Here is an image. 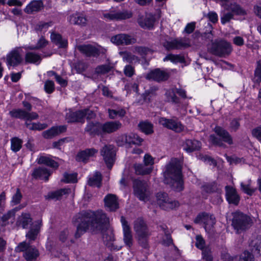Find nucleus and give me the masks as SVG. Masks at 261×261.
Wrapping results in <instances>:
<instances>
[{"mask_svg": "<svg viewBox=\"0 0 261 261\" xmlns=\"http://www.w3.org/2000/svg\"><path fill=\"white\" fill-rule=\"evenodd\" d=\"M74 223H77L74 234L75 239L80 238L88 229L95 233H103L107 229L109 219L103 211H82L73 218Z\"/></svg>", "mask_w": 261, "mask_h": 261, "instance_id": "nucleus-1", "label": "nucleus"}, {"mask_svg": "<svg viewBox=\"0 0 261 261\" xmlns=\"http://www.w3.org/2000/svg\"><path fill=\"white\" fill-rule=\"evenodd\" d=\"M164 184L169 185L175 191H181L184 189V180L181 166L179 160L172 158L165 166L163 173Z\"/></svg>", "mask_w": 261, "mask_h": 261, "instance_id": "nucleus-2", "label": "nucleus"}, {"mask_svg": "<svg viewBox=\"0 0 261 261\" xmlns=\"http://www.w3.org/2000/svg\"><path fill=\"white\" fill-rule=\"evenodd\" d=\"M232 216L231 226L238 234L248 230L253 224L252 218L241 211L233 212Z\"/></svg>", "mask_w": 261, "mask_h": 261, "instance_id": "nucleus-3", "label": "nucleus"}, {"mask_svg": "<svg viewBox=\"0 0 261 261\" xmlns=\"http://www.w3.org/2000/svg\"><path fill=\"white\" fill-rule=\"evenodd\" d=\"M213 130L215 134L210 135L208 139L211 144L223 148L226 147L224 142L228 145L233 144L232 137L227 130L218 125H216Z\"/></svg>", "mask_w": 261, "mask_h": 261, "instance_id": "nucleus-4", "label": "nucleus"}, {"mask_svg": "<svg viewBox=\"0 0 261 261\" xmlns=\"http://www.w3.org/2000/svg\"><path fill=\"white\" fill-rule=\"evenodd\" d=\"M232 50L230 43L223 40H215L212 42L208 47V51L211 54L220 58L228 56Z\"/></svg>", "mask_w": 261, "mask_h": 261, "instance_id": "nucleus-5", "label": "nucleus"}, {"mask_svg": "<svg viewBox=\"0 0 261 261\" xmlns=\"http://www.w3.org/2000/svg\"><path fill=\"white\" fill-rule=\"evenodd\" d=\"M132 16L131 11L126 9L120 10L117 8H112L102 15L103 19L106 21H122L130 18Z\"/></svg>", "mask_w": 261, "mask_h": 261, "instance_id": "nucleus-6", "label": "nucleus"}, {"mask_svg": "<svg viewBox=\"0 0 261 261\" xmlns=\"http://www.w3.org/2000/svg\"><path fill=\"white\" fill-rule=\"evenodd\" d=\"M15 250L17 252H23V257L27 261H36L39 255L38 250L25 241L19 243Z\"/></svg>", "mask_w": 261, "mask_h": 261, "instance_id": "nucleus-7", "label": "nucleus"}, {"mask_svg": "<svg viewBox=\"0 0 261 261\" xmlns=\"http://www.w3.org/2000/svg\"><path fill=\"white\" fill-rule=\"evenodd\" d=\"M133 184L135 195L141 201L148 200L149 192L147 189V183L139 179H134Z\"/></svg>", "mask_w": 261, "mask_h": 261, "instance_id": "nucleus-8", "label": "nucleus"}, {"mask_svg": "<svg viewBox=\"0 0 261 261\" xmlns=\"http://www.w3.org/2000/svg\"><path fill=\"white\" fill-rule=\"evenodd\" d=\"M77 49L88 57H97L100 54L105 55L107 52V49L100 46L96 47L91 44L80 45Z\"/></svg>", "mask_w": 261, "mask_h": 261, "instance_id": "nucleus-9", "label": "nucleus"}, {"mask_svg": "<svg viewBox=\"0 0 261 261\" xmlns=\"http://www.w3.org/2000/svg\"><path fill=\"white\" fill-rule=\"evenodd\" d=\"M158 204L162 209L168 211L178 207L179 202L175 200H172L168 197V194L164 192H159L156 194Z\"/></svg>", "mask_w": 261, "mask_h": 261, "instance_id": "nucleus-10", "label": "nucleus"}, {"mask_svg": "<svg viewBox=\"0 0 261 261\" xmlns=\"http://www.w3.org/2000/svg\"><path fill=\"white\" fill-rule=\"evenodd\" d=\"M100 154L109 169H111L115 161L116 152L113 145H106L100 150Z\"/></svg>", "mask_w": 261, "mask_h": 261, "instance_id": "nucleus-11", "label": "nucleus"}, {"mask_svg": "<svg viewBox=\"0 0 261 261\" xmlns=\"http://www.w3.org/2000/svg\"><path fill=\"white\" fill-rule=\"evenodd\" d=\"M195 223H203L204 229L207 232H211L216 223L215 217L213 215L203 213L197 215L194 220Z\"/></svg>", "mask_w": 261, "mask_h": 261, "instance_id": "nucleus-12", "label": "nucleus"}, {"mask_svg": "<svg viewBox=\"0 0 261 261\" xmlns=\"http://www.w3.org/2000/svg\"><path fill=\"white\" fill-rule=\"evenodd\" d=\"M160 124L176 133H180L184 129V126L177 118L168 119L161 117L159 120Z\"/></svg>", "mask_w": 261, "mask_h": 261, "instance_id": "nucleus-13", "label": "nucleus"}, {"mask_svg": "<svg viewBox=\"0 0 261 261\" xmlns=\"http://www.w3.org/2000/svg\"><path fill=\"white\" fill-rule=\"evenodd\" d=\"M84 133L91 137L102 136V123L96 120L88 121L84 128Z\"/></svg>", "mask_w": 261, "mask_h": 261, "instance_id": "nucleus-14", "label": "nucleus"}, {"mask_svg": "<svg viewBox=\"0 0 261 261\" xmlns=\"http://www.w3.org/2000/svg\"><path fill=\"white\" fill-rule=\"evenodd\" d=\"M21 51L20 47H16L7 55L6 61L8 66L15 67L22 63L23 58L20 54Z\"/></svg>", "mask_w": 261, "mask_h": 261, "instance_id": "nucleus-15", "label": "nucleus"}, {"mask_svg": "<svg viewBox=\"0 0 261 261\" xmlns=\"http://www.w3.org/2000/svg\"><path fill=\"white\" fill-rule=\"evenodd\" d=\"M121 222L123 232V241L126 246L130 248L133 246V235L128 222L123 216L121 217Z\"/></svg>", "mask_w": 261, "mask_h": 261, "instance_id": "nucleus-16", "label": "nucleus"}, {"mask_svg": "<svg viewBox=\"0 0 261 261\" xmlns=\"http://www.w3.org/2000/svg\"><path fill=\"white\" fill-rule=\"evenodd\" d=\"M122 127V123L118 120L108 121L102 123V136L116 132Z\"/></svg>", "mask_w": 261, "mask_h": 261, "instance_id": "nucleus-17", "label": "nucleus"}, {"mask_svg": "<svg viewBox=\"0 0 261 261\" xmlns=\"http://www.w3.org/2000/svg\"><path fill=\"white\" fill-rule=\"evenodd\" d=\"M167 50L180 49L190 46L189 43L185 39H176L171 41H166L163 44Z\"/></svg>", "mask_w": 261, "mask_h": 261, "instance_id": "nucleus-18", "label": "nucleus"}, {"mask_svg": "<svg viewBox=\"0 0 261 261\" xmlns=\"http://www.w3.org/2000/svg\"><path fill=\"white\" fill-rule=\"evenodd\" d=\"M226 199L229 204L238 205L240 201V196L237 190L230 186L225 187Z\"/></svg>", "mask_w": 261, "mask_h": 261, "instance_id": "nucleus-19", "label": "nucleus"}, {"mask_svg": "<svg viewBox=\"0 0 261 261\" xmlns=\"http://www.w3.org/2000/svg\"><path fill=\"white\" fill-rule=\"evenodd\" d=\"M134 230L136 236L151 234V232L145 221L141 218H137L134 222Z\"/></svg>", "mask_w": 261, "mask_h": 261, "instance_id": "nucleus-20", "label": "nucleus"}, {"mask_svg": "<svg viewBox=\"0 0 261 261\" xmlns=\"http://www.w3.org/2000/svg\"><path fill=\"white\" fill-rule=\"evenodd\" d=\"M169 77V74L159 68L151 71L146 76L148 80H152L158 82L167 81Z\"/></svg>", "mask_w": 261, "mask_h": 261, "instance_id": "nucleus-21", "label": "nucleus"}, {"mask_svg": "<svg viewBox=\"0 0 261 261\" xmlns=\"http://www.w3.org/2000/svg\"><path fill=\"white\" fill-rule=\"evenodd\" d=\"M155 21L154 16L150 14H146L145 16L139 15L137 20L139 25L143 29H152Z\"/></svg>", "mask_w": 261, "mask_h": 261, "instance_id": "nucleus-22", "label": "nucleus"}, {"mask_svg": "<svg viewBox=\"0 0 261 261\" xmlns=\"http://www.w3.org/2000/svg\"><path fill=\"white\" fill-rule=\"evenodd\" d=\"M67 130V125H59L51 127L42 133L43 137L47 139H52Z\"/></svg>", "mask_w": 261, "mask_h": 261, "instance_id": "nucleus-23", "label": "nucleus"}, {"mask_svg": "<svg viewBox=\"0 0 261 261\" xmlns=\"http://www.w3.org/2000/svg\"><path fill=\"white\" fill-rule=\"evenodd\" d=\"M68 20L70 24L85 27L88 23L87 16L81 13H75L70 15Z\"/></svg>", "mask_w": 261, "mask_h": 261, "instance_id": "nucleus-24", "label": "nucleus"}, {"mask_svg": "<svg viewBox=\"0 0 261 261\" xmlns=\"http://www.w3.org/2000/svg\"><path fill=\"white\" fill-rule=\"evenodd\" d=\"M41 226V220H38L34 222L32 226L25 235L26 238L29 240L28 243H30L31 244L32 241H35L36 239L38 234L40 232Z\"/></svg>", "mask_w": 261, "mask_h": 261, "instance_id": "nucleus-25", "label": "nucleus"}, {"mask_svg": "<svg viewBox=\"0 0 261 261\" xmlns=\"http://www.w3.org/2000/svg\"><path fill=\"white\" fill-rule=\"evenodd\" d=\"M65 119L68 123L85 122L82 110L75 112L69 111L66 114Z\"/></svg>", "mask_w": 261, "mask_h": 261, "instance_id": "nucleus-26", "label": "nucleus"}, {"mask_svg": "<svg viewBox=\"0 0 261 261\" xmlns=\"http://www.w3.org/2000/svg\"><path fill=\"white\" fill-rule=\"evenodd\" d=\"M201 143L195 139H186L183 142V149L188 153H191L200 149Z\"/></svg>", "mask_w": 261, "mask_h": 261, "instance_id": "nucleus-27", "label": "nucleus"}, {"mask_svg": "<svg viewBox=\"0 0 261 261\" xmlns=\"http://www.w3.org/2000/svg\"><path fill=\"white\" fill-rule=\"evenodd\" d=\"M105 205L111 212L116 211L119 208V203L115 195L109 194L104 198Z\"/></svg>", "mask_w": 261, "mask_h": 261, "instance_id": "nucleus-28", "label": "nucleus"}, {"mask_svg": "<svg viewBox=\"0 0 261 261\" xmlns=\"http://www.w3.org/2000/svg\"><path fill=\"white\" fill-rule=\"evenodd\" d=\"M133 169L136 175H146L152 172L153 167L146 166L142 163H135L133 165Z\"/></svg>", "mask_w": 261, "mask_h": 261, "instance_id": "nucleus-29", "label": "nucleus"}, {"mask_svg": "<svg viewBox=\"0 0 261 261\" xmlns=\"http://www.w3.org/2000/svg\"><path fill=\"white\" fill-rule=\"evenodd\" d=\"M70 193V189L62 188L49 192L45 196V198L48 200H59L62 199L63 195L69 194Z\"/></svg>", "mask_w": 261, "mask_h": 261, "instance_id": "nucleus-30", "label": "nucleus"}, {"mask_svg": "<svg viewBox=\"0 0 261 261\" xmlns=\"http://www.w3.org/2000/svg\"><path fill=\"white\" fill-rule=\"evenodd\" d=\"M51 174V172L48 169L45 167H39L34 170L32 175L36 179L39 178L47 181Z\"/></svg>", "mask_w": 261, "mask_h": 261, "instance_id": "nucleus-31", "label": "nucleus"}, {"mask_svg": "<svg viewBox=\"0 0 261 261\" xmlns=\"http://www.w3.org/2000/svg\"><path fill=\"white\" fill-rule=\"evenodd\" d=\"M97 152L98 150L93 148L86 149L78 153L76 160L86 163L90 157L93 156Z\"/></svg>", "mask_w": 261, "mask_h": 261, "instance_id": "nucleus-32", "label": "nucleus"}, {"mask_svg": "<svg viewBox=\"0 0 261 261\" xmlns=\"http://www.w3.org/2000/svg\"><path fill=\"white\" fill-rule=\"evenodd\" d=\"M32 223V219L29 213H22L16 221V225L23 229L28 228L29 225Z\"/></svg>", "mask_w": 261, "mask_h": 261, "instance_id": "nucleus-33", "label": "nucleus"}, {"mask_svg": "<svg viewBox=\"0 0 261 261\" xmlns=\"http://www.w3.org/2000/svg\"><path fill=\"white\" fill-rule=\"evenodd\" d=\"M124 139L125 142L129 145H140L143 140L138 135L135 134H130L128 135H124L122 136Z\"/></svg>", "mask_w": 261, "mask_h": 261, "instance_id": "nucleus-34", "label": "nucleus"}, {"mask_svg": "<svg viewBox=\"0 0 261 261\" xmlns=\"http://www.w3.org/2000/svg\"><path fill=\"white\" fill-rule=\"evenodd\" d=\"M41 57L38 54L34 52H28L25 55V63L38 65L41 61Z\"/></svg>", "mask_w": 261, "mask_h": 261, "instance_id": "nucleus-35", "label": "nucleus"}, {"mask_svg": "<svg viewBox=\"0 0 261 261\" xmlns=\"http://www.w3.org/2000/svg\"><path fill=\"white\" fill-rule=\"evenodd\" d=\"M50 39L51 41L58 45L59 47L64 48L67 46V41L65 39H63L62 36L58 33H56L54 32H51Z\"/></svg>", "mask_w": 261, "mask_h": 261, "instance_id": "nucleus-36", "label": "nucleus"}, {"mask_svg": "<svg viewBox=\"0 0 261 261\" xmlns=\"http://www.w3.org/2000/svg\"><path fill=\"white\" fill-rule=\"evenodd\" d=\"M102 176L99 172H95L93 176L88 178V185L90 187L100 188L101 185Z\"/></svg>", "mask_w": 261, "mask_h": 261, "instance_id": "nucleus-37", "label": "nucleus"}, {"mask_svg": "<svg viewBox=\"0 0 261 261\" xmlns=\"http://www.w3.org/2000/svg\"><path fill=\"white\" fill-rule=\"evenodd\" d=\"M41 1H33L31 2L25 8V12L28 14H32L34 12L39 11L42 7Z\"/></svg>", "mask_w": 261, "mask_h": 261, "instance_id": "nucleus-38", "label": "nucleus"}, {"mask_svg": "<svg viewBox=\"0 0 261 261\" xmlns=\"http://www.w3.org/2000/svg\"><path fill=\"white\" fill-rule=\"evenodd\" d=\"M227 10H230L234 14L238 15H245L246 12L239 5L236 3L227 5L225 6Z\"/></svg>", "mask_w": 261, "mask_h": 261, "instance_id": "nucleus-39", "label": "nucleus"}, {"mask_svg": "<svg viewBox=\"0 0 261 261\" xmlns=\"http://www.w3.org/2000/svg\"><path fill=\"white\" fill-rule=\"evenodd\" d=\"M38 163L39 164H44L55 169H57L59 166V164L52 159L44 156H41L38 159Z\"/></svg>", "mask_w": 261, "mask_h": 261, "instance_id": "nucleus-40", "label": "nucleus"}, {"mask_svg": "<svg viewBox=\"0 0 261 261\" xmlns=\"http://www.w3.org/2000/svg\"><path fill=\"white\" fill-rule=\"evenodd\" d=\"M251 251L255 255L261 254V238H256L252 240L249 244Z\"/></svg>", "mask_w": 261, "mask_h": 261, "instance_id": "nucleus-41", "label": "nucleus"}, {"mask_svg": "<svg viewBox=\"0 0 261 261\" xmlns=\"http://www.w3.org/2000/svg\"><path fill=\"white\" fill-rule=\"evenodd\" d=\"M10 116L13 118L26 120L27 111L21 109H15L9 112Z\"/></svg>", "mask_w": 261, "mask_h": 261, "instance_id": "nucleus-42", "label": "nucleus"}, {"mask_svg": "<svg viewBox=\"0 0 261 261\" xmlns=\"http://www.w3.org/2000/svg\"><path fill=\"white\" fill-rule=\"evenodd\" d=\"M124 61L127 63L133 64L134 63L139 62V58L133 55L131 53L127 51H121L120 53Z\"/></svg>", "mask_w": 261, "mask_h": 261, "instance_id": "nucleus-43", "label": "nucleus"}, {"mask_svg": "<svg viewBox=\"0 0 261 261\" xmlns=\"http://www.w3.org/2000/svg\"><path fill=\"white\" fill-rule=\"evenodd\" d=\"M138 127L143 133L146 135L153 133V125L147 121H141L138 124Z\"/></svg>", "mask_w": 261, "mask_h": 261, "instance_id": "nucleus-44", "label": "nucleus"}, {"mask_svg": "<svg viewBox=\"0 0 261 261\" xmlns=\"http://www.w3.org/2000/svg\"><path fill=\"white\" fill-rule=\"evenodd\" d=\"M54 23L53 21L48 22L41 21L35 25V30L37 32H46L49 27L53 25Z\"/></svg>", "mask_w": 261, "mask_h": 261, "instance_id": "nucleus-45", "label": "nucleus"}, {"mask_svg": "<svg viewBox=\"0 0 261 261\" xmlns=\"http://www.w3.org/2000/svg\"><path fill=\"white\" fill-rule=\"evenodd\" d=\"M151 234H146L144 236H136L138 244L144 249H148L149 246V238Z\"/></svg>", "mask_w": 261, "mask_h": 261, "instance_id": "nucleus-46", "label": "nucleus"}, {"mask_svg": "<svg viewBox=\"0 0 261 261\" xmlns=\"http://www.w3.org/2000/svg\"><path fill=\"white\" fill-rule=\"evenodd\" d=\"M23 141L18 137H13L11 139V149L16 152L20 150L22 147Z\"/></svg>", "mask_w": 261, "mask_h": 261, "instance_id": "nucleus-47", "label": "nucleus"}, {"mask_svg": "<svg viewBox=\"0 0 261 261\" xmlns=\"http://www.w3.org/2000/svg\"><path fill=\"white\" fill-rule=\"evenodd\" d=\"M253 81L258 84L261 83V61H258L256 62Z\"/></svg>", "mask_w": 261, "mask_h": 261, "instance_id": "nucleus-48", "label": "nucleus"}, {"mask_svg": "<svg viewBox=\"0 0 261 261\" xmlns=\"http://www.w3.org/2000/svg\"><path fill=\"white\" fill-rule=\"evenodd\" d=\"M185 59L184 57L178 55L170 54L167 55L163 59L164 61H170L173 63H182L184 62Z\"/></svg>", "mask_w": 261, "mask_h": 261, "instance_id": "nucleus-49", "label": "nucleus"}, {"mask_svg": "<svg viewBox=\"0 0 261 261\" xmlns=\"http://www.w3.org/2000/svg\"><path fill=\"white\" fill-rule=\"evenodd\" d=\"M64 183H75L77 181L76 173H68L65 172L63 174V178L61 180Z\"/></svg>", "mask_w": 261, "mask_h": 261, "instance_id": "nucleus-50", "label": "nucleus"}, {"mask_svg": "<svg viewBox=\"0 0 261 261\" xmlns=\"http://www.w3.org/2000/svg\"><path fill=\"white\" fill-rule=\"evenodd\" d=\"M202 190L206 193L216 192L218 190L217 184L215 182L205 184L202 186Z\"/></svg>", "mask_w": 261, "mask_h": 261, "instance_id": "nucleus-51", "label": "nucleus"}, {"mask_svg": "<svg viewBox=\"0 0 261 261\" xmlns=\"http://www.w3.org/2000/svg\"><path fill=\"white\" fill-rule=\"evenodd\" d=\"M112 69V66L108 64H103L98 66L95 68V72L98 74H105L109 72Z\"/></svg>", "mask_w": 261, "mask_h": 261, "instance_id": "nucleus-52", "label": "nucleus"}, {"mask_svg": "<svg viewBox=\"0 0 261 261\" xmlns=\"http://www.w3.org/2000/svg\"><path fill=\"white\" fill-rule=\"evenodd\" d=\"M47 44L48 41L44 38L43 36H42L38 41L35 46H29L28 48L31 50L39 49L44 47L47 45Z\"/></svg>", "mask_w": 261, "mask_h": 261, "instance_id": "nucleus-53", "label": "nucleus"}, {"mask_svg": "<svg viewBox=\"0 0 261 261\" xmlns=\"http://www.w3.org/2000/svg\"><path fill=\"white\" fill-rule=\"evenodd\" d=\"M250 182L251 180H249V183L247 184H245L243 182L241 183V190L249 196L252 195L256 190V189H252L250 187Z\"/></svg>", "mask_w": 261, "mask_h": 261, "instance_id": "nucleus-54", "label": "nucleus"}, {"mask_svg": "<svg viewBox=\"0 0 261 261\" xmlns=\"http://www.w3.org/2000/svg\"><path fill=\"white\" fill-rule=\"evenodd\" d=\"M22 198V195L19 188H17L15 194L12 196L11 204L13 205L19 204Z\"/></svg>", "mask_w": 261, "mask_h": 261, "instance_id": "nucleus-55", "label": "nucleus"}, {"mask_svg": "<svg viewBox=\"0 0 261 261\" xmlns=\"http://www.w3.org/2000/svg\"><path fill=\"white\" fill-rule=\"evenodd\" d=\"M195 239V246L202 251L205 249V242L202 237L201 235H197Z\"/></svg>", "mask_w": 261, "mask_h": 261, "instance_id": "nucleus-56", "label": "nucleus"}, {"mask_svg": "<svg viewBox=\"0 0 261 261\" xmlns=\"http://www.w3.org/2000/svg\"><path fill=\"white\" fill-rule=\"evenodd\" d=\"M239 261H254V257L252 253L245 251L240 256Z\"/></svg>", "mask_w": 261, "mask_h": 261, "instance_id": "nucleus-57", "label": "nucleus"}, {"mask_svg": "<svg viewBox=\"0 0 261 261\" xmlns=\"http://www.w3.org/2000/svg\"><path fill=\"white\" fill-rule=\"evenodd\" d=\"M44 88L47 93H52L55 89L54 82L51 80H47L44 83Z\"/></svg>", "mask_w": 261, "mask_h": 261, "instance_id": "nucleus-58", "label": "nucleus"}, {"mask_svg": "<svg viewBox=\"0 0 261 261\" xmlns=\"http://www.w3.org/2000/svg\"><path fill=\"white\" fill-rule=\"evenodd\" d=\"M203 261H213V257L212 252L208 248H205L202 252Z\"/></svg>", "mask_w": 261, "mask_h": 261, "instance_id": "nucleus-59", "label": "nucleus"}, {"mask_svg": "<svg viewBox=\"0 0 261 261\" xmlns=\"http://www.w3.org/2000/svg\"><path fill=\"white\" fill-rule=\"evenodd\" d=\"M84 115V119L86 117L87 120H91L95 118L96 115L94 112L89 109H85L82 110Z\"/></svg>", "mask_w": 261, "mask_h": 261, "instance_id": "nucleus-60", "label": "nucleus"}, {"mask_svg": "<svg viewBox=\"0 0 261 261\" xmlns=\"http://www.w3.org/2000/svg\"><path fill=\"white\" fill-rule=\"evenodd\" d=\"M88 65L85 62L80 61L76 63L75 68L77 73H81L85 71L88 68Z\"/></svg>", "mask_w": 261, "mask_h": 261, "instance_id": "nucleus-61", "label": "nucleus"}, {"mask_svg": "<svg viewBox=\"0 0 261 261\" xmlns=\"http://www.w3.org/2000/svg\"><path fill=\"white\" fill-rule=\"evenodd\" d=\"M240 126V119L233 118L230 120L229 127L232 131L236 132Z\"/></svg>", "mask_w": 261, "mask_h": 261, "instance_id": "nucleus-62", "label": "nucleus"}, {"mask_svg": "<svg viewBox=\"0 0 261 261\" xmlns=\"http://www.w3.org/2000/svg\"><path fill=\"white\" fill-rule=\"evenodd\" d=\"M233 17V14L231 12L225 13L221 17V22L224 24L232 19Z\"/></svg>", "mask_w": 261, "mask_h": 261, "instance_id": "nucleus-63", "label": "nucleus"}, {"mask_svg": "<svg viewBox=\"0 0 261 261\" xmlns=\"http://www.w3.org/2000/svg\"><path fill=\"white\" fill-rule=\"evenodd\" d=\"M252 135L259 141L261 142V125H259L252 130Z\"/></svg>", "mask_w": 261, "mask_h": 261, "instance_id": "nucleus-64", "label": "nucleus"}]
</instances>
